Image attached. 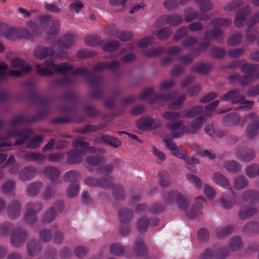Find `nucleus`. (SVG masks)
<instances>
[{
  "label": "nucleus",
  "mask_w": 259,
  "mask_h": 259,
  "mask_svg": "<svg viewBox=\"0 0 259 259\" xmlns=\"http://www.w3.org/2000/svg\"><path fill=\"white\" fill-rule=\"evenodd\" d=\"M45 64L48 68L53 69L63 75L62 77L57 78L52 82L53 87H72L78 82V79L74 75H83L91 87L93 89L90 98L91 99H97L103 97L104 79L102 76L95 75L85 67L79 68L72 71V66L66 63L56 64L52 59L46 60Z\"/></svg>",
  "instance_id": "nucleus-1"
},
{
  "label": "nucleus",
  "mask_w": 259,
  "mask_h": 259,
  "mask_svg": "<svg viewBox=\"0 0 259 259\" xmlns=\"http://www.w3.org/2000/svg\"><path fill=\"white\" fill-rule=\"evenodd\" d=\"M162 198L165 204L171 205L177 203L178 207L185 211L187 210L189 205L186 196L175 189L163 192Z\"/></svg>",
  "instance_id": "nucleus-2"
},
{
  "label": "nucleus",
  "mask_w": 259,
  "mask_h": 259,
  "mask_svg": "<svg viewBox=\"0 0 259 259\" xmlns=\"http://www.w3.org/2000/svg\"><path fill=\"white\" fill-rule=\"evenodd\" d=\"M89 143L80 140H74L72 146L76 149L71 150L66 153L67 162L70 164H77L81 163L83 157L86 154L85 149L88 147Z\"/></svg>",
  "instance_id": "nucleus-3"
},
{
  "label": "nucleus",
  "mask_w": 259,
  "mask_h": 259,
  "mask_svg": "<svg viewBox=\"0 0 259 259\" xmlns=\"http://www.w3.org/2000/svg\"><path fill=\"white\" fill-rule=\"evenodd\" d=\"M50 108H40L37 113L32 116L22 114L13 118L10 121V124L11 125H15L17 124L34 122L42 119L46 116L50 114Z\"/></svg>",
  "instance_id": "nucleus-4"
},
{
  "label": "nucleus",
  "mask_w": 259,
  "mask_h": 259,
  "mask_svg": "<svg viewBox=\"0 0 259 259\" xmlns=\"http://www.w3.org/2000/svg\"><path fill=\"white\" fill-rule=\"evenodd\" d=\"M36 84L37 83L35 80L30 79L24 82L22 85L25 90L31 93V99L33 101L37 103L41 108H50L49 104L51 103V100L49 98H44L39 93L34 91Z\"/></svg>",
  "instance_id": "nucleus-5"
},
{
  "label": "nucleus",
  "mask_w": 259,
  "mask_h": 259,
  "mask_svg": "<svg viewBox=\"0 0 259 259\" xmlns=\"http://www.w3.org/2000/svg\"><path fill=\"white\" fill-rule=\"evenodd\" d=\"M32 133V131L29 128L24 130L13 128L8 131L6 135L0 136V141H5L13 137H21L15 141L14 146L22 145L26 141Z\"/></svg>",
  "instance_id": "nucleus-6"
},
{
  "label": "nucleus",
  "mask_w": 259,
  "mask_h": 259,
  "mask_svg": "<svg viewBox=\"0 0 259 259\" xmlns=\"http://www.w3.org/2000/svg\"><path fill=\"white\" fill-rule=\"evenodd\" d=\"M207 116L204 114L197 116L190 120L187 125H184L185 133L193 135L198 133L205 124Z\"/></svg>",
  "instance_id": "nucleus-7"
},
{
  "label": "nucleus",
  "mask_w": 259,
  "mask_h": 259,
  "mask_svg": "<svg viewBox=\"0 0 259 259\" xmlns=\"http://www.w3.org/2000/svg\"><path fill=\"white\" fill-rule=\"evenodd\" d=\"M58 100L63 105L58 107L60 111L68 112L73 110L74 105L78 101V98L75 94L69 92L60 96Z\"/></svg>",
  "instance_id": "nucleus-8"
},
{
  "label": "nucleus",
  "mask_w": 259,
  "mask_h": 259,
  "mask_svg": "<svg viewBox=\"0 0 259 259\" xmlns=\"http://www.w3.org/2000/svg\"><path fill=\"white\" fill-rule=\"evenodd\" d=\"M245 119L252 121L246 127L245 136L248 139H253L259 134V116L255 113H250L244 116Z\"/></svg>",
  "instance_id": "nucleus-9"
},
{
  "label": "nucleus",
  "mask_w": 259,
  "mask_h": 259,
  "mask_svg": "<svg viewBox=\"0 0 259 259\" xmlns=\"http://www.w3.org/2000/svg\"><path fill=\"white\" fill-rule=\"evenodd\" d=\"M28 232L22 227H18L13 230L11 234V243L15 247L22 246L28 238Z\"/></svg>",
  "instance_id": "nucleus-10"
},
{
  "label": "nucleus",
  "mask_w": 259,
  "mask_h": 259,
  "mask_svg": "<svg viewBox=\"0 0 259 259\" xmlns=\"http://www.w3.org/2000/svg\"><path fill=\"white\" fill-rule=\"evenodd\" d=\"M42 250V243L38 239L31 238L27 241L26 244V251L29 256H37Z\"/></svg>",
  "instance_id": "nucleus-11"
},
{
  "label": "nucleus",
  "mask_w": 259,
  "mask_h": 259,
  "mask_svg": "<svg viewBox=\"0 0 259 259\" xmlns=\"http://www.w3.org/2000/svg\"><path fill=\"white\" fill-rule=\"evenodd\" d=\"M229 254V250L227 248H222L218 251L207 248L202 252L198 259H225Z\"/></svg>",
  "instance_id": "nucleus-12"
},
{
  "label": "nucleus",
  "mask_w": 259,
  "mask_h": 259,
  "mask_svg": "<svg viewBox=\"0 0 259 259\" xmlns=\"http://www.w3.org/2000/svg\"><path fill=\"white\" fill-rule=\"evenodd\" d=\"M244 98L240 91L234 89L227 92L221 97V99L224 101H231L232 103H238Z\"/></svg>",
  "instance_id": "nucleus-13"
},
{
  "label": "nucleus",
  "mask_w": 259,
  "mask_h": 259,
  "mask_svg": "<svg viewBox=\"0 0 259 259\" xmlns=\"http://www.w3.org/2000/svg\"><path fill=\"white\" fill-rule=\"evenodd\" d=\"M7 211L10 219H15L18 218L21 214V203L17 200H13L8 204Z\"/></svg>",
  "instance_id": "nucleus-14"
},
{
  "label": "nucleus",
  "mask_w": 259,
  "mask_h": 259,
  "mask_svg": "<svg viewBox=\"0 0 259 259\" xmlns=\"http://www.w3.org/2000/svg\"><path fill=\"white\" fill-rule=\"evenodd\" d=\"M236 156L241 161L248 162L253 160L256 156L255 152L251 149L243 150L239 147L235 152Z\"/></svg>",
  "instance_id": "nucleus-15"
},
{
  "label": "nucleus",
  "mask_w": 259,
  "mask_h": 259,
  "mask_svg": "<svg viewBox=\"0 0 259 259\" xmlns=\"http://www.w3.org/2000/svg\"><path fill=\"white\" fill-rule=\"evenodd\" d=\"M184 125L182 124V121L169 122L166 124L167 128L170 131L173 138H179L185 133Z\"/></svg>",
  "instance_id": "nucleus-16"
},
{
  "label": "nucleus",
  "mask_w": 259,
  "mask_h": 259,
  "mask_svg": "<svg viewBox=\"0 0 259 259\" xmlns=\"http://www.w3.org/2000/svg\"><path fill=\"white\" fill-rule=\"evenodd\" d=\"M250 13V9L248 6H245L239 10L235 16V25L238 27L243 26L245 24L246 18Z\"/></svg>",
  "instance_id": "nucleus-17"
},
{
  "label": "nucleus",
  "mask_w": 259,
  "mask_h": 259,
  "mask_svg": "<svg viewBox=\"0 0 259 259\" xmlns=\"http://www.w3.org/2000/svg\"><path fill=\"white\" fill-rule=\"evenodd\" d=\"M55 52V50L52 47H47L40 45L37 46L34 49L33 54L36 58L43 59L47 57L53 56Z\"/></svg>",
  "instance_id": "nucleus-18"
},
{
  "label": "nucleus",
  "mask_w": 259,
  "mask_h": 259,
  "mask_svg": "<svg viewBox=\"0 0 259 259\" xmlns=\"http://www.w3.org/2000/svg\"><path fill=\"white\" fill-rule=\"evenodd\" d=\"M205 39H214L219 43L224 41L223 30L220 28H217L213 26L211 30H208L204 33Z\"/></svg>",
  "instance_id": "nucleus-19"
},
{
  "label": "nucleus",
  "mask_w": 259,
  "mask_h": 259,
  "mask_svg": "<svg viewBox=\"0 0 259 259\" xmlns=\"http://www.w3.org/2000/svg\"><path fill=\"white\" fill-rule=\"evenodd\" d=\"M257 212L255 207L244 205L241 207L238 211V217L240 220H247L253 216Z\"/></svg>",
  "instance_id": "nucleus-20"
},
{
  "label": "nucleus",
  "mask_w": 259,
  "mask_h": 259,
  "mask_svg": "<svg viewBox=\"0 0 259 259\" xmlns=\"http://www.w3.org/2000/svg\"><path fill=\"white\" fill-rule=\"evenodd\" d=\"M110 251L111 254L114 256L124 255L128 258H131L133 256V253H130L128 252L127 246L123 247L121 245L118 243H114L111 245Z\"/></svg>",
  "instance_id": "nucleus-21"
},
{
  "label": "nucleus",
  "mask_w": 259,
  "mask_h": 259,
  "mask_svg": "<svg viewBox=\"0 0 259 259\" xmlns=\"http://www.w3.org/2000/svg\"><path fill=\"white\" fill-rule=\"evenodd\" d=\"M206 202L204 197L199 196L196 198V202L192 205L190 211L186 212V215L190 219L199 215L202 208V202Z\"/></svg>",
  "instance_id": "nucleus-22"
},
{
  "label": "nucleus",
  "mask_w": 259,
  "mask_h": 259,
  "mask_svg": "<svg viewBox=\"0 0 259 259\" xmlns=\"http://www.w3.org/2000/svg\"><path fill=\"white\" fill-rule=\"evenodd\" d=\"M117 215L121 223L127 224L133 220L134 213L132 209L127 208H122L119 209Z\"/></svg>",
  "instance_id": "nucleus-23"
},
{
  "label": "nucleus",
  "mask_w": 259,
  "mask_h": 259,
  "mask_svg": "<svg viewBox=\"0 0 259 259\" xmlns=\"http://www.w3.org/2000/svg\"><path fill=\"white\" fill-rule=\"evenodd\" d=\"M241 197L246 202L256 203L259 202V192L252 189L247 190L243 192Z\"/></svg>",
  "instance_id": "nucleus-24"
},
{
  "label": "nucleus",
  "mask_w": 259,
  "mask_h": 259,
  "mask_svg": "<svg viewBox=\"0 0 259 259\" xmlns=\"http://www.w3.org/2000/svg\"><path fill=\"white\" fill-rule=\"evenodd\" d=\"M36 172L37 170L35 167L32 166H28L20 171L19 178L22 181H28L32 179Z\"/></svg>",
  "instance_id": "nucleus-25"
},
{
  "label": "nucleus",
  "mask_w": 259,
  "mask_h": 259,
  "mask_svg": "<svg viewBox=\"0 0 259 259\" xmlns=\"http://www.w3.org/2000/svg\"><path fill=\"white\" fill-rule=\"evenodd\" d=\"M45 176L50 180L56 183H59V178L60 176V170L54 166H48L44 169Z\"/></svg>",
  "instance_id": "nucleus-26"
},
{
  "label": "nucleus",
  "mask_w": 259,
  "mask_h": 259,
  "mask_svg": "<svg viewBox=\"0 0 259 259\" xmlns=\"http://www.w3.org/2000/svg\"><path fill=\"white\" fill-rule=\"evenodd\" d=\"M161 19L165 23L172 26L179 25L183 21V18L176 14L164 15L161 17Z\"/></svg>",
  "instance_id": "nucleus-27"
},
{
  "label": "nucleus",
  "mask_w": 259,
  "mask_h": 259,
  "mask_svg": "<svg viewBox=\"0 0 259 259\" xmlns=\"http://www.w3.org/2000/svg\"><path fill=\"white\" fill-rule=\"evenodd\" d=\"M203 112L204 108L202 105L194 106L187 109L182 117L193 119L194 117L203 115Z\"/></svg>",
  "instance_id": "nucleus-28"
},
{
  "label": "nucleus",
  "mask_w": 259,
  "mask_h": 259,
  "mask_svg": "<svg viewBox=\"0 0 259 259\" xmlns=\"http://www.w3.org/2000/svg\"><path fill=\"white\" fill-rule=\"evenodd\" d=\"M44 186L41 182L35 181L30 183L26 188V192L28 196L34 197L37 195L40 192Z\"/></svg>",
  "instance_id": "nucleus-29"
},
{
  "label": "nucleus",
  "mask_w": 259,
  "mask_h": 259,
  "mask_svg": "<svg viewBox=\"0 0 259 259\" xmlns=\"http://www.w3.org/2000/svg\"><path fill=\"white\" fill-rule=\"evenodd\" d=\"M213 180L215 183L221 187L231 189L229 180L219 171L215 172L213 175Z\"/></svg>",
  "instance_id": "nucleus-30"
},
{
  "label": "nucleus",
  "mask_w": 259,
  "mask_h": 259,
  "mask_svg": "<svg viewBox=\"0 0 259 259\" xmlns=\"http://www.w3.org/2000/svg\"><path fill=\"white\" fill-rule=\"evenodd\" d=\"M133 251L138 257L145 256L148 254V251L144 242L140 239L136 240Z\"/></svg>",
  "instance_id": "nucleus-31"
},
{
  "label": "nucleus",
  "mask_w": 259,
  "mask_h": 259,
  "mask_svg": "<svg viewBox=\"0 0 259 259\" xmlns=\"http://www.w3.org/2000/svg\"><path fill=\"white\" fill-rule=\"evenodd\" d=\"M11 65L13 67L21 68L25 72H28L32 69L31 66L26 64L25 61L20 58H15L11 61Z\"/></svg>",
  "instance_id": "nucleus-32"
},
{
  "label": "nucleus",
  "mask_w": 259,
  "mask_h": 259,
  "mask_svg": "<svg viewBox=\"0 0 259 259\" xmlns=\"http://www.w3.org/2000/svg\"><path fill=\"white\" fill-rule=\"evenodd\" d=\"M74 35L67 34L64 36L57 42L58 46L61 48L69 49L74 42Z\"/></svg>",
  "instance_id": "nucleus-33"
},
{
  "label": "nucleus",
  "mask_w": 259,
  "mask_h": 259,
  "mask_svg": "<svg viewBox=\"0 0 259 259\" xmlns=\"http://www.w3.org/2000/svg\"><path fill=\"white\" fill-rule=\"evenodd\" d=\"M81 178L80 174L75 170H70L66 172L63 176L65 181L72 183H78V181L81 179Z\"/></svg>",
  "instance_id": "nucleus-34"
},
{
  "label": "nucleus",
  "mask_w": 259,
  "mask_h": 259,
  "mask_svg": "<svg viewBox=\"0 0 259 259\" xmlns=\"http://www.w3.org/2000/svg\"><path fill=\"white\" fill-rule=\"evenodd\" d=\"M17 30L14 28L10 27L5 29L3 24H0V34H3L7 39L13 40L17 36Z\"/></svg>",
  "instance_id": "nucleus-35"
},
{
  "label": "nucleus",
  "mask_w": 259,
  "mask_h": 259,
  "mask_svg": "<svg viewBox=\"0 0 259 259\" xmlns=\"http://www.w3.org/2000/svg\"><path fill=\"white\" fill-rule=\"evenodd\" d=\"M242 231L246 234H252L259 232V223L250 221L246 223L242 227Z\"/></svg>",
  "instance_id": "nucleus-36"
},
{
  "label": "nucleus",
  "mask_w": 259,
  "mask_h": 259,
  "mask_svg": "<svg viewBox=\"0 0 259 259\" xmlns=\"http://www.w3.org/2000/svg\"><path fill=\"white\" fill-rule=\"evenodd\" d=\"M240 120L239 116L235 113H231L226 115L223 119V124L226 126L236 124Z\"/></svg>",
  "instance_id": "nucleus-37"
},
{
  "label": "nucleus",
  "mask_w": 259,
  "mask_h": 259,
  "mask_svg": "<svg viewBox=\"0 0 259 259\" xmlns=\"http://www.w3.org/2000/svg\"><path fill=\"white\" fill-rule=\"evenodd\" d=\"M112 189V195L113 197L118 201L123 200L125 197L124 189L119 184L115 185Z\"/></svg>",
  "instance_id": "nucleus-38"
},
{
  "label": "nucleus",
  "mask_w": 259,
  "mask_h": 259,
  "mask_svg": "<svg viewBox=\"0 0 259 259\" xmlns=\"http://www.w3.org/2000/svg\"><path fill=\"white\" fill-rule=\"evenodd\" d=\"M248 184L247 179L242 175L236 176L234 180V186L237 190L243 189Z\"/></svg>",
  "instance_id": "nucleus-39"
},
{
  "label": "nucleus",
  "mask_w": 259,
  "mask_h": 259,
  "mask_svg": "<svg viewBox=\"0 0 259 259\" xmlns=\"http://www.w3.org/2000/svg\"><path fill=\"white\" fill-rule=\"evenodd\" d=\"M87 163L93 166H98L106 161L105 158L101 155L88 156L86 157Z\"/></svg>",
  "instance_id": "nucleus-40"
},
{
  "label": "nucleus",
  "mask_w": 259,
  "mask_h": 259,
  "mask_svg": "<svg viewBox=\"0 0 259 259\" xmlns=\"http://www.w3.org/2000/svg\"><path fill=\"white\" fill-rule=\"evenodd\" d=\"M100 140L104 143L107 144L114 148H118L121 145V143L116 138L104 135L101 136Z\"/></svg>",
  "instance_id": "nucleus-41"
},
{
  "label": "nucleus",
  "mask_w": 259,
  "mask_h": 259,
  "mask_svg": "<svg viewBox=\"0 0 259 259\" xmlns=\"http://www.w3.org/2000/svg\"><path fill=\"white\" fill-rule=\"evenodd\" d=\"M192 70L193 72L204 75L210 71L211 66L204 63L195 64L192 67Z\"/></svg>",
  "instance_id": "nucleus-42"
},
{
  "label": "nucleus",
  "mask_w": 259,
  "mask_h": 259,
  "mask_svg": "<svg viewBox=\"0 0 259 259\" xmlns=\"http://www.w3.org/2000/svg\"><path fill=\"white\" fill-rule=\"evenodd\" d=\"M42 208V204L39 201L29 202L26 206V211H30L32 213L36 214Z\"/></svg>",
  "instance_id": "nucleus-43"
},
{
  "label": "nucleus",
  "mask_w": 259,
  "mask_h": 259,
  "mask_svg": "<svg viewBox=\"0 0 259 259\" xmlns=\"http://www.w3.org/2000/svg\"><path fill=\"white\" fill-rule=\"evenodd\" d=\"M234 230V227L228 225L223 228L219 229L216 231V236L220 238H224L231 234Z\"/></svg>",
  "instance_id": "nucleus-44"
},
{
  "label": "nucleus",
  "mask_w": 259,
  "mask_h": 259,
  "mask_svg": "<svg viewBox=\"0 0 259 259\" xmlns=\"http://www.w3.org/2000/svg\"><path fill=\"white\" fill-rule=\"evenodd\" d=\"M210 24L217 28H221V27H227L229 26L231 24V21L229 19L217 18L211 20Z\"/></svg>",
  "instance_id": "nucleus-45"
},
{
  "label": "nucleus",
  "mask_w": 259,
  "mask_h": 259,
  "mask_svg": "<svg viewBox=\"0 0 259 259\" xmlns=\"http://www.w3.org/2000/svg\"><path fill=\"white\" fill-rule=\"evenodd\" d=\"M223 166L230 172H237L241 168L240 164L234 160L226 161Z\"/></svg>",
  "instance_id": "nucleus-46"
},
{
  "label": "nucleus",
  "mask_w": 259,
  "mask_h": 259,
  "mask_svg": "<svg viewBox=\"0 0 259 259\" xmlns=\"http://www.w3.org/2000/svg\"><path fill=\"white\" fill-rule=\"evenodd\" d=\"M258 68L259 66L258 65L247 63L241 66V70L245 74L253 75V73L258 69Z\"/></svg>",
  "instance_id": "nucleus-47"
},
{
  "label": "nucleus",
  "mask_w": 259,
  "mask_h": 259,
  "mask_svg": "<svg viewBox=\"0 0 259 259\" xmlns=\"http://www.w3.org/2000/svg\"><path fill=\"white\" fill-rule=\"evenodd\" d=\"M113 35L119 38L121 41L125 42L130 41L133 36V34L130 31H116Z\"/></svg>",
  "instance_id": "nucleus-48"
},
{
  "label": "nucleus",
  "mask_w": 259,
  "mask_h": 259,
  "mask_svg": "<svg viewBox=\"0 0 259 259\" xmlns=\"http://www.w3.org/2000/svg\"><path fill=\"white\" fill-rule=\"evenodd\" d=\"M152 122V118H143L136 122V125L137 127L141 130L151 129Z\"/></svg>",
  "instance_id": "nucleus-49"
},
{
  "label": "nucleus",
  "mask_w": 259,
  "mask_h": 259,
  "mask_svg": "<svg viewBox=\"0 0 259 259\" xmlns=\"http://www.w3.org/2000/svg\"><path fill=\"white\" fill-rule=\"evenodd\" d=\"M221 205L225 209L231 208L235 203V198H226L225 196H222L219 201Z\"/></svg>",
  "instance_id": "nucleus-50"
},
{
  "label": "nucleus",
  "mask_w": 259,
  "mask_h": 259,
  "mask_svg": "<svg viewBox=\"0 0 259 259\" xmlns=\"http://www.w3.org/2000/svg\"><path fill=\"white\" fill-rule=\"evenodd\" d=\"M114 185V179L112 177L99 179V187L107 189L109 188H112Z\"/></svg>",
  "instance_id": "nucleus-51"
},
{
  "label": "nucleus",
  "mask_w": 259,
  "mask_h": 259,
  "mask_svg": "<svg viewBox=\"0 0 259 259\" xmlns=\"http://www.w3.org/2000/svg\"><path fill=\"white\" fill-rule=\"evenodd\" d=\"M177 92L174 91L167 94H159L153 96L152 102H156L159 100L169 101L174 98L177 96Z\"/></svg>",
  "instance_id": "nucleus-52"
},
{
  "label": "nucleus",
  "mask_w": 259,
  "mask_h": 259,
  "mask_svg": "<svg viewBox=\"0 0 259 259\" xmlns=\"http://www.w3.org/2000/svg\"><path fill=\"white\" fill-rule=\"evenodd\" d=\"M120 46L117 40H112L106 42L103 46V50L106 52H113L116 50Z\"/></svg>",
  "instance_id": "nucleus-53"
},
{
  "label": "nucleus",
  "mask_w": 259,
  "mask_h": 259,
  "mask_svg": "<svg viewBox=\"0 0 259 259\" xmlns=\"http://www.w3.org/2000/svg\"><path fill=\"white\" fill-rule=\"evenodd\" d=\"M149 225H150L149 219L142 217L138 220L137 227L140 233H143L147 231Z\"/></svg>",
  "instance_id": "nucleus-54"
},
{
  "label": "nucleus",
  "mask_w": 259,
  "mask_h": 259,
  "mask_svg": "<svg viewBox=\"0 0 259 259\" xmlns=\"http://www.w3.org/2000/svg\"><path fill=\"white\" fill-rule=\"evenodd\" d=\"M186 179L189 183L193 185L196 188L201 189L202 187V182L197 176L188 174L186 175Z\"/></svg>",
  "instance_id": "nucleus-55"
},
{
  "label": "nucleus",
  "mask_w": 259,
  "mask_h": 259,
  "mask_svg": "<svg viewBox=\"0 0 259 259\" xmlns=\"http://www.w3.org/2000/svg\"><path fill=\"white\" fill-rule=\"evenodd\" d=\"M185 20L186 22H190L196 19L198 16L199 13L194 11L192 8H188L185 12Z\"/></svg>",
  "instance_id": "nucleus-56"
},
{
  "label": "nucleus",
  "mask_w": 259,
  "mask_h": 259,
  "mask_svg": "<svg viewBox=\"0 0 259 259\" xmlns=\"http://www.w3.org/2000/svg\"><path fill=\"white\" fill-rule=\"evenodd\" d=\"M172 32L170 27H164L159 30L157 33V37L160 40L167 39Z\"/></svg>",
  "instance_id": "nucleus-57"
},
{
  "label": "nucleus",
  "mask_w": 259,
  "mask_h": 259,
  "mask_svg": "<svg viewBox=\"0 0 259 259\" xmlns=\"http://www.w3.org/2000/svg\"><path fill=\"white\" fill-rule=\"evenodd\" d=\"M186 98L185 94L181 95L176 100L168 104V108L170 109H179Z\"/></svg>",
  "instance_id": "nucleus-58"
},
{
  "label": "nucleus",
  "mask_w": 259,
  "mask_h": 259,
  "mask_svg": "<svg viewBox=\"0 0 259 259\" xmlns=\"http://www.w3.org/2000/svg\"><path fill=\"white\" fill-rule=\"evenodd\" d=\"M55 193V188L52 187L51 185L47 186L42 191L41 197L45 200L50 199Z\"/></svg>",
  "instance_id": "nucleus-59"
},
{
  "label": "nucleus",
  "mask_w": 259,
  "mask_h": 259,
  "mask_svg": "<svg viewBox=\"0 0 259 259\" xmlns=\"http://www.w3.org/2000/svg\"><path fill=\"white\" fill-rule=\"evenodd\" d=\"M37 73L41 75L44 76H52L54 74L53 71L46 68L44 65L38 64L36 65Z\"/></svg>",
  "instance_id": "nucleus-60"
},
{
  "label": "nucleus",
  "mask_w": 259,
  "mask_h": 259,
  "mask_svg": "<svg viewBox=\"0 0 259 259\" xmlns=\"http://www.w3.org/2000/svg\"><path fill=\"white\" fill-rule=\"evenodd\" d=\"M14 225L10 222H6L2 224L0 232L3 235H7L14 230Z\"/></svg>",
  "instance_id": "nucleus-61"
},
{
  "label": "nucleus",
  "mask_w": 259,
  "mask_h": 259,
  "mask_svg": "<svg viewBox=\"0 0 259 259\" xmlns=\"http://www.w3.org/2000/svg\"><path fill=\"white\" fill-rule=\"evenodd\" d=\"M230 246L233 251L242 248L243 244L240 237L234 236L232 238L230 242Z\"/></svg>",
  "instance_id": "nucleus-62"
},
{
  "label": "nucleus",
  "mask_w": 259,
  "mask_h": 259,
  "mask_svg": "<svg viewBox=\"0 0 259 259\" xmlns=\"http://www.w3.org/2000/svg\"><path fill=\"white\" fill-rule=\"evenodd\" d=\"M79 185L78 183H72L67 189L66 194L68 197H75L78 193Z\"/></svg>",
  "instance_id": "nucleus-63"
},
{
  "label": "nucleus",
  "mask_w": 259,
  "mask_h": 259,
  "mask_svg": "<svg viewBox=\"0 0 259 259\" xmlns=\"http://www.w3.org/2000/svg\"><path fill=\"white\" fill-rule=\"evenodd\" d=\"M258 170H259V165L256 163H253L246 167L245 171L248 177L254 178L257 176Z\"/></svg>",
  "instance_id": "nucleus-64"
}]
</instances>
